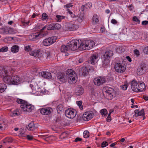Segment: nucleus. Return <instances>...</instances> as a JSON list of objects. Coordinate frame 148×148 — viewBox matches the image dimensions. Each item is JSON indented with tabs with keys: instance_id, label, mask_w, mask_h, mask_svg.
I'll list each match as a JSON object with an SVG mask.
<instances>
[{
	"instance_id": "b1692460",
	"label": "nucleus",
	"mask_w": 148,
	"mask_h": 148,
	"mask_svg": "<svg viewBox=\"0 0 148 148\" xmlns=\"http://www.w3.org/2000/svg\"><path fill=\"white\" fill-rule=\"evenodd\" d=\"M110 90H106V91L107 95L108 97V99H112L113 97V90L112 88H110Z\"/></svg>"
},
{
	"instance_id": "aec40b11",
	"label": "nucleus",
	"mask_w": 148,
	"mask_h": 148,
	"mask_svg": "<svg viewBox=\"0 0 148 148\" xmlns=\"http://www.w3.org/2000/svg\"><path fill=\"white\" fill-rule=\"evenodd\" d=\"M39 75L48 79H50L51 77V73L48 72H41L39 73Z\"/></svg>"
},
{
	"instance_id": "5fc2aeb1",
	"label": "nucleus",
	"mask_w": 148,
	"mask_h": 148,
	"mask_svg": "<svg viewBox=\"0 0 148 148\" xmlns=\"http://www.w3.org/2000/svg\"><path fill=\"white\" fill-rule=\"evenodd\" d=\"M121 88L123 90H126L127 88V84H124L121 86Z\"/></svg>"
},
{
	"instance_id": "39448f33",
	"label": "nucleus",
	"mask_w": 148,
	"mask_h": 148,
	"mask_svg": "<svg viewBox=\"0 0 148 148\" xmlns=\"http://www.w3.org/2000/svg\"><path fill=\"white\" fill-rule=\"evenodd\" d=\"M45 52L44 50L40 49H34L32 51L29 52V55L34 57L38 58L40 60H42L45 57Z\"/></svg>"
},
{
	"instance_id": "a211bd4d",
	"label": "nucleus",
	"mask_w": 148,
	"mask_h": 148,
	"mask_svg": "<svg viewBox=\"0 0 148 148\" xmlns=\"http://www.w3.org/2000/svg\"><path fill=\"white\" fill-rule=\"evenodd\" d=\"M99 60L98 55L97 54H94L90 58L89 62L91 64L94 65L97 63Z\"/></svg>"
},
{
	"instance_id": "1a4fd4ad",
	"label": "nucleus",
	"mask_w": 148,
	"mask_h": 148,
	"mask_svg": "<svg viewBox=\"0 0 148 148\" xmlns=\"http://www.w3.org/2000/svg\"><path fill=\"white\" fill-rule=\"evenodd\" d=\"M113 55V53L111 51L106 52L102 58V66L106 67L108 66L109 62V58Z\"/></svg>"
},
{
	"instance_id": "49530a36",
	"label": "nucleus",
	"mask_w": 148,
	"mask_h": 148,
	"mask_svg": "<svg viewBox=\"0 0 148 148\" xmlns=\"http://www.w3.org/2000/svg\"><path fill=\"white\" fill-rule=\"evenodd\" d=\"M8 33L10 34H13L15 33L14 29L12 28H9L8 29Z\"/></svg>"
},
{
	"instance_id": "f3484780",
	"label": "nucleus",
	"mask_w": 148,
	"mask_h": 148,
	"mask_svg": "<svg viewBox=\"0 0 148 148\" xmlns=\"http://www.w3.org/2000/svg\"><path fill=\"white\" fill-rule=\"evenodd\" d=\"M40 112L43 115H47L50 114L52 112V108L50 107H45L40 109Z\"/></svg>"
},
{
	"instance_id": "ea45409f",
	"label": "nucleus",
	"mask_w": 148,
	"mask_h": 148,
	"mask_svg": "<svg viewBox=\"0 0 148 148\" xmlns=\"http://www.w3.org/2000/svg\"><path fill=\"white\" fill-rule=\"evenodd\" d=\"M8 47L5 46L1 48L0 49V52H5L8 51Z\"/></svg>"
},
{
	"instance_id": "603ef678",
	"label": "nucleus",
	"mask_w": 148,
	"mask_h": 148,
	"mask_svg": "<svg viewBox=\"0 0 148 148\" xmlns=\"http://www.w3.org/2000/svg\"><path fill=\"white\" fill-rule=\"evenodd\" d=\"M134 54L136 55V56H138L140 55V52L139 51L135 49L134 50Z\"/></svg>"
},
{
	"instance_id": "4c0bfd02",
	"label": "nucleus",
	"mask_w": 148,
	"mask_h": 148,
	"mask_svg": "<svg viewBox=\"0 0 148 148\" xmlns=\"http://www.w3.org/2000/svg\"><path fill=\"white\" fill-rule=\"evenodd\" d=\"M83 134L84 138H87L89 136V133L87 130L84 131Z\"/></svg>"
},
{
	"instance_id": "c03bdc74",
	"label": "nucleus",
	"mask_w": 148,
	"mask_h": 148,
	"mask_svg": "<svg viewBox=\"0 0 148 148\" xmlns=\"http://www.w3.org/2000/svg\"><path fill=\"white\" fill-rule=\"evenodd\" d=\"M76 103L81 109H82L83 106L82 105V103L81 101H77Z\"/></svg>"
},
{
	"instance_id": "3c124183",
	"label": "nucleus",
	"mask_w": 148,
	"mask_h": 148,
	"mask_svg": "<svg viewBox=\"0 0 148 148\" xmlns=\"http://www.w3.org/2000/svg\"><path fill=\"white\" fill-rule=\"evenodd\" d=\"M42 24L41 23H38L36 26V28L37 29H40L42 27Z\"/></svg>"
},
{
	"instance_id": "412c9836",
	"label": "nucleus",
	"mask_w": 148,
	"mask_h": 148,
	"mask_svg": "<svg viewBox=\"0 0 148 148\" xmlns=\"http://www.w3.org/2000/svg\"><path fill=\"white\" fill-rule=\"evenodd\" d=\"M131 88L134 91L137 92L138 85V82L136 81L135 80H133L131 83Z\"/></svg>"
},
{
	"instance_id": "e2e57ef3",
	"label": "nucleus",
	"mask_w": 148,
	"mask_h": 148,
	"mask_svg": "<svg viewBox=\"0 0 148 148\" xmlns=\"http://www.w3.org/2000/svg\"><path fill=\"white\" fill-rule=\"evenodd\" d=\"M4 127V123L0 124V130H2L3 129V128Z\"/></svg>"
},
{
	"instance_id": "0e129e2a",
	"label": "nucleus",
	"mask_w": 148,
	"mask_h": 148,
	"mask_svg": "<svg viewBox=\"0 0 148 148\" xmlns=\"http://www.w3.org/2000/svg\"><path fill=\"white\" fill-rule=\"evenodd\" d=\"M19 135H21L22 133H24L25 132V130L23 129H21L19 132Z\"/></svg>"
},
{
	"instance_id": "20e7f679",
	"label": "nucleus",
	"mask_w": 148,
	"mask_h": 148,
	"mask_svg": "<svg viewBox=\"0 0 148 148\" xmlns=\"http://www.w3.org/2000/svg\"><path fill=\"white\" fill-rule=\"evenodd\" d=\"M95 44V42L91 40H81L80 48L81 50H89L93 48Z\"/></svg>"
},
{
	"instance_id": "423d86ee",
	"label": "nucleus",
	"mask_w": 148,
	"mask_h": 148,
	"mask_svg": "<svg viewBox=\"0 0 148 148\" xmlns=\"http://www.w3.org/2000/svg\"><path fill=\"white\" fill-rule=\"evenodd\" d=\"M68 78V81L71 84H72L76 82L77 77L75 72L72 69H69L66 72Z\"/></svg>"
},
{
	"instance_id": "de8ad7c7",
	"label": "nucleus",
	"mask_w": 148,
	"mask_h": 148,
	"mask_svg": "<svg viewBox=\"0 0 148 148\" xmlns=\"http://www.w3.org/2000/svg\"><path fill=\"white\" fill-rule=\"evenodd\" d=\"M29 21H28L27 22H25V21H22L21 22V24L22 25V26H25L26 25H29Z\"/></svg>"
},
{
	"instance_id": "79ce46f5",
	"label": "nucleus",
	"mask_w": 148,
	"mask_h": 148,
	"mask_svg": "<svg viewBox=\"0 0 148 148\" xmlns=\"http://www.w3.org/2000/svg\"><path fill=\"white\" fill-rule=\"evenodd\" d=\"M133 20L134 21L136 22L138 24L140 23V20L136 16H134L133 17Z\"/></svg>"
},
{
	"instance_id": "5701e85b",
	"label": "nucleus",
	"mask_w": 148,
	"mask_h": 148,
	"mask_svg": "<svg viewBox=\"0 0 148 148\" xmlns=\"http://www.w3.org/2000/svg\"><path fill=\"white\" fill-rule=\"evenodd\" d=\"M137 88L138 90L137 92L143 91L145 88V84L143 82H138V84Z\"/></svg>"
},
{
	"instance_id": "69168bd1",
	"label": "nucleus",
	"mask_w": 148,
	"mask_h": 148,
	"mask_svg": "<svg viewBox=\"0 0 148 148\" xmlns=\"http://www.w3.org/2000/svg\"><path fill=\"white\" fill-rule=\"evenodd\" d=\"M19 136L21 137H26L27 136V134H25V132H24V133H22L21 135H19Z\"/></svg>"
},
{
	"instance_id": "864d4df0",
	"label": "nucleus",
	"mask_w": 148,
	"mask_h": 148,
	"mask_svg": "<svg viewBox=\"0 0 148 148\" xmlns=\"http://www.w3.org/2000/svg\"><path fill=\"white\" fill-rule=\"evenodd\" d=\"M68 11L71 17L73 18H74L75 16L74 14L72 12L69 10L68 9Z\"/></svg>"
},
{
	"instance_id": "37998d69",
	"label": "nucleus",
	"mask_w": 148,
	"mask_h": 148,
	"mask_svg": "<svg viewBox=\"0 0 148 148\" xmlns=\"http://www.w3.org/2000/svg\"><path fill=\"white\" fill-rule=\"evenodd\" d=\"M45 52V55H46L47 56V58H50L51 56V53L50 51H46L45 50H43ZM46 57L45 56V57Z\"/></svg>"
},
{
	"instance_id": "8fccbe9b",
	"label": "nucleus",
	"mask_w": 148,
	"mask_h": 148,
	"mask_svg": "<svg viewBox=\"0 0 148 148\" xmlns=\"http://www.w3.org/2000/svg\"><path fill=\"white\" fill-rule=\"evenodd\" d=\"M42 18L44 20H46L48 18V16L45 13H44L42 15Z\"/></svg>"
},
{
	"instance_id": "13d9d810",
	"label": "nucleus",
	"mask_w": 148,
	"mask_h": 148,
	"mask_svg": "<svg viewBox=\"0 0 148 148\" xmlns=\"http://www.w3.org/2000/svg\"><path fill=\"white\" fill-rule=\"evenodd\" d=\"M88 70H85L82 73V75L84 76H86V75L88 74Z\"/></svg>"
},
{
	"instance_id": "ddd939ff",
	"label": "nucleus",
	"mask_w": 148,
	"mask_h": 148,
	"mask_svg": "<svg viewBox=\"0 0 148 148\" xmlns=\"http://www.w3.org/2000/svg\"><path fill=\"white\" fill-rule=\"evenodd\" d=\"M126 67L123 63H117L114 66V69L118 73L124 72L126 70Z\"/></svg>"
},
{
	"instance_id": "052dcab7",
	"label": "nucleus",
	"mask_w": 148,
	"mask_h": 148,
	"mask_svg": "<svg viewBox=\"0 0 148 148\" xmlns=\"http://www.w3.org/2000/svg\"><path fill=\"white\" fill-rule=\"evenodd\" d=\"M148 24V21H144L142 22V24L143 25H146Z\"/></svg>"
},
{
	"instance_id": "cd10ccee",
	"label": "nucleus",
	"mask_w": 148,
	"mask_h": 148,
	"mask_svg": "<svg viewBox=\"0 0 148 148\" xmlns=\"http://www.w3.org/2000/svg\"><path fill=\"white\" fill-rule=\"evenodd\" d=\"M27 129L30 131H33L36 129V127L35 126L34 122H31L28 125L27 127Z\"/></svg>"
},
{
	"instance_id": "338daca9",
	"label": "nucleus",
	"mask_w": 148,
	"mask_h": 148,
	"mask_svg": "<svg viewBox=\"0 0 148 148\" xmlns=\"http://www.w3.org/2000/svg\"><path fill=\"white\" fill-rule=\"evenodd\" d=\"M111 116H108L107 118V121L108 122H110L111 120Z\"/></svg>"
},
{
	"instance_id": "393cba45",
	"label": "nucleus",
	"mask_w": 148,
	"mask_h": 148,
	"mask_svg": "<svg viewBox=\"0 0 148 148\" xmlns=\"http://www.w3.org/2000/svg\"><path fill=\"white\" fill-rule=\"evenodd\" d=\"M84 92L83 88L81 87H78L77 88L75 91L76 95L79 96L82 95Z\"/></svg>"
},
{
	"instance_id": "09e8293b",
	"label": "nucleus",
	"mask_w": 148,
	"mask_h": 148,
	"mask_svg": "<svg viewBox=\"0 0 148 148\" xmlns=\"http://www.w3.org/2000/svg\"><path fill=\"white\" fill-rule=\"evenodd\" d=\"M73 6V5H72V4L71 3H69L66 5H64V8H67L68 9V8H70L71 7H72Z\"/></svg>"
},
{
	"instance_id": "680f3d73",
	"label": "nucleus",
	"mask_w": 148,
	"mask_h": 148,
	"mask_svg": "<svg viewBox=\"0 0 148 148\" xmlns=\"http://www.w3.org/2000/svg\"><path fill=\"white\" fill-rule=\"evenodd\" d=\"M66 135V133L65 132L62 133L60 135V137L61 138H65L66 136H64Z\"/></svg>"
},
{
	"instance_id": "bf43d9fd",
	"label": "nucleus",
	"mask_w": 148,
	"mask_h": 148,
	"mask_svg": "<svg viewBox=\"0 0 148 148\" xmlns=\"http://www.w3.org/2000/svg\"><path fill=\"white\" fill-rule=\"evenodd\" d=\"M111 22L114 24H116L117 23V21L115 19H112L111 21Z\"/></svg>"
},
{
	"instance_id": "dca6fc26",
	"label": "nucleus",
	"mask_w": 148,
	"mask_h": 148,
	"mask_svg": "<svg viewBox=\"0 0 148 148\" xmlns=\"http://www.w3.org/2000/svg\"><path fill=\"white\" fill-rule=\"evenodd\" d=\"M65 114L68 118L73 119L76 116V113L74 110L68 109L65 111Z\"/></svg>"
},
{
	"instance_id": "7c9ffc66",
	"label": "nucleus",
	"mask_w": 148,
	"mask_h": 148,
	"mask_svg": "<svg viewBox=\"0 0 148 148\" xmlns=\"http://www.w3.org/2000/svg\"><path fill=\"white\" fill-rule=\"evenodd\" d=\"M43 139L45 140L48 141H49L56 140L57 138L55 136L51 135L45 138H44Z\"/></svg>"
},
{
	"instance_id": "2eb2a0df",
	"label": "nucleus",
	"mask_w": 148,
	"mask_h": 148,
	"mask_svg": "<svg viewBox=\"0 0 148 148\" xmlns=\"http://www.w3.org/2000/svg\"><path fill=\"white\" fill-rule=\"evenodd\" d=\"M94 113L91 111H88L84 112L83 115V119L85 121H88L92 119Z\"/></svg>"
},
{
	"instance_id": "bb28decb",
	"label": "nucleus",
	"mask_w": 148,
	"mask_h": 148,
	"mask_svg": "<svg viewBox=\"0 0 148 148\" xmlns=\"http://www.w3.org/2000/svg\"><path fill=\"white\" fill-rule=\"evenodd\" d=\"M46 29L49 30L53 29V23L45 26L41 29V32H43V30H46Z\"/></svg>"
},
{
	"instance_id": "58836bf2",
	"label": "nucleus",
	"mask_w": 148,
	"mask_h": 148,
	"mask_svg": "<svg viewBox=\"0 0 148 148\" xmlns=\"http://www.w3.org/2000/svg\"><path fill=\"white\" fill-rule=\"evenodd\" d=\"M100 112L101 114L104 116L106 115L108 113L107 110L105 109H102Z\"/></svg>"
},
{
	"instance_id": "6e6d98bb",
	"label": "nucleus",
	"mask_w": 148,
	"mask_h": 148,
	"mask_svg": "<svg viewBox=\"0 0 148 148\" xmlns=\"http://www.w3.org/2000/svg\"><path fill=\"white\" fill-rule=\"evenodd\" d=\"M76 21L80 23L82 21V18L81 17H78L76 20Z\"/></svg>"
},
{
	"instance_id": "c756f323",
	"label": "nucleus",
	"mask_w": 148,
	"mask_h": 148,
	"mask_svg": "<svg viewBox=\"0 0 148 148\" xmlns=\"http://www.w3.org/2000/svg\"><path fill=\"white\" fill-rule=\"evenodd\" d=\"M10 115L11 116H17L20 115V112L18 110H16L11 111L10 112Z\"/></svg>"
},
{
	"instance_id": "9b49d317",
	"label": "nucleus",
	"mask_w": 148,
	"mask_h": 148,
	"mask_svg": "<svg viewBox=\"0 0 148 148\" xmlns=\"http://www.w3.org/2000/svg\"><path fill=\"white\" fill-rule=\"evenodd\" d=\"M12 70V69L10 67L4 68L0 67V77H3V80L5 77H8L10 75V72Z\"/></svg>"
},
{
	"instance_id": "6e6552de",
	"label": "nucleus",
	"mask_w": 148,
	"mask_h": 148,
	"mask_svg": "<svg viewBox=\"0 0 148 148\" xmlns=\"http://www.w3.org/2000/svg\"><path fill=\"white\" fill-rule=\"evenodd\" d=\"M79 27L78 25L75 24L72 22H70L65 23L62 28L65 31H72L77 30Z\"/></svg>"
},
{
	"instance_id": "0eeeda50",
	"label": "nucleus",
	"mask_w": 148,
	"mask_h": 148,
	"mask_svg": "<svg viewBox=\"0 0 148 148\" xmlns=\"http://www.w3.org/2000/svg\"><path fill=\"white\" fill-rule=\"evenodd\" d=\"M81 40H72L69 42L67 45L69 51H75L79 49L81 50L80 46Z\"/></svg>"
},
{
	"instance_id": "f704fd0d",
	"label": "nucleus",
	"mask_w": 148,
	"mask_h": 148,
	"mask_svg": "<svg viewBox=\"0 0 148 148\" xmlns=\"http://www.w3.org/2000/svg\"><path fill=\"white\" fill-rule=\"evenodd\" d=\"M19 49V47L16 45L12 46L11 49V51L13 53H16L18 51Z\"/></svg>"
},
{
	"instance_id": "4be33fe9",
	"label": "nucleus",
	"mask_w": 148,
	"mask_h": 148,
	"mask_svg": "<svg viewBox=\"0 0 148 148\" xmlns=\"http://www.w3.org/2000/svg\"><path fill=\"white\" fill-rule=\"evenodd\" d=\"M67 76L65 74L61 73L60 75L58 76V79L61 82L64 83L67 80Z\"/></svg>"
},
{
	"instance_id": "7ed1b4c3",
	"label": "nucleus",
	"mask_w": 148,
	"mask_h": 148,
	"mask_svg": "<svg viewBox=\"0 0 148 148\" xmlns=\"http://www.w3.org/2000/svg\"><path fill=\"white\" fill-rule=\"evenodd\" d=\"M29 88L32 91H30V93L35 94L36 95H41L45 94L44 91L42 90L40 87L38 86V84L33 81L31 82Z\"/></svg>"
},
{
	"instance_id": "e433bc0d",
	"label": "nucleus",
	"mask_w": 148,
	"mask_h": 148,
	"mask_svg": "<svg viewBox=\"0 0 148 148\" xmlns=\"http://www.w3.org/2000/svg\"><path fill=\"white\" fill-rule=\"evenodd\" d=\"M53 29H59L61 27V25L58 23H53Z\"/></svg>"
},
{
	"instance_id": "c85d7f7f",
	"label": "nucleus",
	"mask_w": 148,
	"mask_h": 148,
	"mask_svg": "<svg viewBox=\"0 0 148 148\" xmlns=\"http://www.w3.org/2000/svg\"><path fill=\"white\" fill-rule=\"evenodd\" d=\"M145 67L144 66L141 65L138 69L137 70V73L138 75H142L145 72L144 68Z\"/></svg>"
},
{
	"instance_id": "f03ea898",
	"label": "nucleus",
	"mask_w": 148,
	"mask_h": 148,
	"mask_svg": "<svg viewBox=\"0 0 148 148\" xmlns=\"http://www.w3.org/2000/svg\"><path fill=\"white\" fill-rule=\"evenodd\" d=\"M16 102L21 104V107L25 112H31L34 109V106L25 101L20 99H17Z\"/></svg>"
},
{
	"instance_id": "2f4dec72",
	"label": "nucleus",
	"mask_w": 148,
	"mask_h": 148,
	"mask_svg": "<svg viewBox=\"0 0 148 148\" xmlns=\"http://www.w3.org/2000/svg\"><path fill=\"white\" fill-rule=\"evenodd\" d=\"M60 50L63 53H66L67 51H69L67 45L66 46L62 45L61 47Z\"/></svg>"
},
{
	"instance_id": "a18cd8bd",
	"label": "nucleus",
	"mask_w": 148,
	"mask_h": 148,
	"mask_svg": "<svg viewBox=\"0 0 148 148\" xmlns=\"http://www.w3.org/2000/svg\"><path fill=\"white\" fill-rule=\"evenodd\" d=\"M108 145V143L106 141H103L101 144V147H104Z\"/></svg>"
},
{
	"instance_id": "a19ab883",
	"label": "nucleus",
	"mask_w": 148,
	"mask_h": 148,
	"mask_svg": "<svg viewBox=\"0 0 148 148\" xmlns=\"http://www.w3.org/2000/svg\"><path fill=\"white\" fill-rule=\"evenodd\" d=\"M57 110L62 111L63 110V106L62 104H59L57 107Z\"/></svg>"
},
{
	"instance_id": "473e14b6",
	"label": "nucleus",
	"mask_w": 148,
	"mask_h": 148,
	"mask_svg": "<svg viewBox=\"0 0 148 148\" xmlns=\"http://www.w3.org/2000/svg\"><path fill=\"white\" fill-rule=\"evenodd\" d=\"M99 16L97 14H94L92 18V21L94 24H97L99 21Z\"/></svg>"
},
{
	"instance_id": "774afa93",
	"label": "nucleus",
	"mask_w": 148,
	"mask_h": 148,
	"mask_svg": "<svg viewBox=\"0 0 148 148\" xmlns=\"http://www.w3.org/2000/svg\"><path fill=\"white\" fill-rule=\"evenodd\" d=\"M82 139L79 138H77L75 139V142H77L79 141H80L82 140Z\"/></svg>"
},
{
	"instance_id": "9d476101",
	"label": "nucleus",
	"mask_w": 148,
	"mask_h": 148,
	"mask_svg": "<svg viewBox=\"0 0 148 148\" xmlns=\"http://www.w3.org/2000/svg\"><path fill=\"white\" fill-rule=\"evenodd\" d=\"M57 38V37L56 36L47 38L43 40L42 44L45 46H49L55 42Z\"/></svg>"
},
{
	"instance_id": "72a5a7b5",
	"label": "nucleus",
	"mask_w": 148,
	"mask_h": 148,
	"mask_svg": "<svg viewBox=\"0 0 148 148\" xmlns=\"http://www.w3.org/2000/svg\"><path fill=\"white\" fill-rule=\"evenodd\" d=\"M6 85L4 84H0V93L3 92L6 89Z\"/></svg>"
},
{
	"instance_id": "4d7b16f0",
	"label": "nucleus",
	"mask_w": 148,
	"mask_h": 148,
	"mask_svg": "<svg viewBox=\"0 0 148 148\" xmlns=\"http://www.w3.org/2000/svg\"><path fill=\"white\" fill-rule=\"evenodd\" d=\"M26 137L29 140H31L33 138V137L32 136L28 135H27V136H26Z\"/></svg>"
},
{
	"instance_id": "6ab92c4d",
	"label": "nucleus",
	"mask_w": 148,
	"mask_h": 148,
	"mask_svg": "<svg viewBox=\"0 0 148 148\" xmlns=\"http://www.w3.org/2000/svg\"><path fill=\"white\" fill-rule=\"evenodd\" d=\"M144 114L145 113L143 109H141L140 111L138 110H136L134 111V114L133 115V118L134 119H136L138 116H143Z\"/></svg>"
},
{
	"instance_id": "f257e3e1",
	"label": "nucleus",
	"mask_w": 148,
	"mask_h": 148,
	"mask_svg": "<svg viewBox=\"0 0 148 148\" xmlns=\"http://www.w3.org/2000/svg\"><path fill=\"white\" fill-rule=\"evenodd\" d=\"M13 71L12 69L10 72V75H8V77L4 78V82L5 83L9 85H15L20 84L21 82L25 81L18 75H12Z\"/></svg>"
},
{
	"instance_id": "4468645a",
	"label": "nucleus",
	"mask_w": 148,
	"mask_h": 148,
	"mask_svg": "<svg viewBox=\"0 0 148 148\" xmlns=\"http://www.w3.org/2000/svg\"><path fill=\"white\" fill-rule=\"evenodd\" d=\"M93 81L95 85L99 86L105 83L106 79L104 77H98L94 79Z\"/></svg>"
},
{
	"instance_id": "f8f14e48",
	"label": "nucleus",
	"mask_w": 148,
	"mask_h": 148,
	"mask_svg": "<svg viewBox=\"0 0 148 148\" xmlns=\"http://www.w3.org/2000/svg\"><path fill=\"white\" fill-rule=\"evenodd\" d=\"M43 32H41V29L40 32L32 34L29 36V37L33 40H37L46 35L45 34H43Z\"/></svg>"
},
{
	"instance_id": "a878e982",
	"label": "nucleus",
	"mask_w": 148,
	"mask_h": 148,
	"mask_svg": "<svg viewBox=\"0 0 148 148\" xmlns=\"http://www.w3.org/2000/svg\"><path fill=\"white\" fill-rule=\"evenodd\" d=\"M36 47V45H27L24 47V49L25 51L29 52V53L30 51H32Z\"/></svg>"
},
{
	"instance_id": "c9c22d12",
	"label": "nucleus",
	"mask_w": 148,
	"mask_h": 148,
	"mask_svg": "<svg viewBox=\"0 0 148 148\" xmlns=\"http://www.w3.org/2000/svg\"><path fill=\"white\" fill-rule=\"evenodd\" d=\"M56 19L57 21L60 22L62 20L64 19L65 17L64 16H61L60 15H57L56 16Z\"/></svg>"
}]
</instances>
